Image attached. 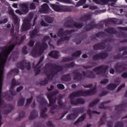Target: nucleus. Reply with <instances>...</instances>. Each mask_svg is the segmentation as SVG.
<instances>
[{
	"instance_id": "1",
	"label": "nucleus",
	"mask_w": 127,
	"mask_h": 127,
	"mask_svg": "<svg viewBox=\"0 0 127 127\" xmlns=\"http://www.w3.org/2000/svg\"><path fill=\"white\" fill-rule=\"evenodd\" d=\"M44 73L47 74V78L40 82V85H47L48 81H52L53 77H55L59 72H62L63 66L56 64H55L48 63L45 64L44 67Z\"/></svg>"
},
{
	"instance_id": "2",
	"label": "nucleus",
	"mask_w": 127,
	"mask_h": 127,
	"mask_svg": "<svg viewBox=\"0 0 127 127\" xmlns=\"http://www.w3.org/2000/svg\"><path fill=\"white\" fill-rule=\"evenodd\" d=\"M75 32V30H65L60 28L57 33L58 36L61 38L57 42V45H61L62 44L63 41H67L71 38V34Z\"/></svg>"
},
{
	"instance_id": "3",
	"label": "nucleus",
	"mask_w": 127,
	"mask_h": 127,
	"mask_svg": "<svg viewBox=\"0 0 127 127\" xmlns=\"http://www.w3.org/2000/svg\"><path fill=\"white\" fill-rule=\"evenodd\" d=\"M97 93V88L94 87L92 89L87 90H80L74 91L68 95V99L77 98L78 97H87V96H93Z\"/></svg>"
},
{
	"instance_id": "4",
	"label": "nucleus",
	"mask_w": 127,
	"mask_h": 127,
	"mask_svg": "<svg viewBox=\"0 0 127 127\" xmlns=\"http://www.w3.org/2000/svg\"><path fill=\"white\" fill-rule=\"evenodd\" d=\"M73 22V19L71 17H67L64 19V26L66 27L67 28H73V27H75V28H82L84 26V23H78L77 22H73V25L72 23Z\"/></svg>"
},
{
	"instance_id": "5",
	"label": "nucleus",
	"mask_w": 127,
	"mask_h": 127,
	"mask_svg": "<svg viewBox=\"0 0 127 127\" xmlns=\"http://www.w3.org/2000/svg\"><path fill=\"white\" fill-rule=\"evenodd\" d=\"M33 18V14L30 13L28 16V18L25 19L23 21V23L22 25L21 28V31H26V30H29L31 28V23L30 22L31 20Z\"/></svg>"
},
{
	"instance_id": "6",
	"label": "nucleus",
	"mask_w": 127,
	"mask_h": 127,
	"mask_svg": "<svg viewBox=\"0 0 127 127\" xmlns=\"http://www.w3.org/2000/svg\"><path fill=\"white\" fill-rule=\"evenodd\" d=\"M47 98L50 104H48L47 101L43 98L40 103V105L41 106H47L48 107H53V106H54V103H56V98L53 97V93L47 94Z\"/></svg>"
},
{
	"instance_id": "7",
	"label": "nucleus",
	"mask_w": 127,
	"mask_h": 127,
	"mask_svg": "<svg viewBox=\"0 0 127 127\" xmlns=\"http://www.w3.org/2000/svg\"><path fill=\"white\" fill-rule=\"evenodd\" d=\"M104 24L102 23L95 24L94 22H91L88 24H85V26L83 28L84 31H90L94 28H103Z\"/></svg>"
},
{
	"instance_id": "8",
	"label": "nucleus",
	"mask_w": 127,
	"mask_h": 127,
	"mask_svg": "<svg viewBox=\"0 0 127 127\" xmlns=\"http://www.w3.org/2000/svg\"><path fill=\"white\" fill-rule=\"evenodd\" d=\"M109 69V66L101 65L97 66L92 69L93 72H97L98 75H102L104 77V75L106 74V72Z\"/></svg>"
},
{
	"instance_id": "9",
	"label": "nucleus",
	"mask_w": 127,
	"mask_h": 127,
	"mask_svg": "<svg viewBox=\"0 0 127 127\" xmlns=\"http://www.w3.org/2000/svg\"><path fill=\"white\" fill-rule=\"evenodd\" d=\"M47 40H50V36H45L42 40V44L40 42H36V45L40 48V50H45L48 48V45L46 43V41H47Z\"/></svg>"
},
{
	"instance_id": "10",
	"label": "nucleus",
	"mask_w": 127,
	"mask_h": 127,
	"mask_svg": "<svg viewBox=\"0 0 127 127\" xmlns=\"http://www.w3.org/2000/svg\"><path fill=\"white\" fill-rule=\"evenodd\" d=\"M108 57H109V54L107 52H102L94 55L92 56V59L93 61H98L99 60H104Z\"/></svg>"
},
{
	"instance_id": "11",
	"label": "nucleus",
	"mask_w": 127,
	"mask_h": 127,
	"mask_svg": "<svg viewBox=\"0 0 127 127\" xmlns=\"http://www.w3.org/2000/svg\"><path fill=\"white\" fill-rule=\"evenodd\" d=\"M93 1L96 3V4H100V5H106V4H108L109 2H111V3L110 5L114 7L118 0H93Z\"/></svg>"
},
{
	"instance_id": "12",
	"label": "nucleus",
	"mask_w": 127,
	"mask_h": 127,
	"mask_svg": "<svg viewBox=\"0 0 127 127\" xmlns=\"http://www.w3.org/2000/svg\"><path fill=\"white\" fill-rule=\"evenodd\" d=\"M16 67L18 69H21V70H24V68H26L27 70H30V69H31L30 63H26L25 61L17 63Z\"/></svg>"
},
{
	"instance_id": "13",
	"label": "nucleus",
	"mask_w": 127,
	"mask_h": 127,
	"mask_svg": "<svg viewBox=\"0 0 127 127\" xmlns=\"http://www.w3.org/2000/svg\"><path fill=\"white\" fill-rule=\"evenodd\" d=\"M9 14L12 15V19L13 20L14 24L16 27V29H19V18L14 13V11L12 8L8 10Z\"/></svg>"
},
{
	"instance_id": "14",
	"label": "nucleus",
	"mask_w": 127,
	"mask_h": 127,
	"mask_svg": "<svg viewBox=\"0 0 127 127\" xmlns=\"http://www.w3.org/2000/svg\"><path fill=\"white\" fill-rule=\"evenodd\" d=\"M21 7L22 8L21 10L19 9H16L15 11L16 13L19 14V15H22V14H26L29 9H28V5L26 3H23L20 5Z\"/></svg>"
},
{
	"instance_id": "15",
	"label": "nucleus",
	"mask_w": 127,
	"mask_h": 127,
	"mask_svg": "<svg viewBox=\"0 0 127 127\" xmlns=\"http://www.w3.org/2000/svg\"><path fill=\"white\" fill-rule=\"evenodd\" d=\"M73 98H71L70 99L69 98L70 101V103L72 106H78V105H84L85 103V100L81 98H77L75 99H72Z\"/></svg>"
},
{
	"instance_id": "16",
	"label": "nucleus",
	"mask_w": 127,
	"mask_h": 127,
	"mask_svg": "<svg viewBox=\"0 0 127 127\" xmlns=\"http://www.w3.org/2000/svg\"><path fill=\"white\" fill-rule=\"evenodd\" d=\"M91 18L92 14H91V13H87L78 18L77 20H78V21H82V22H87L88 20H91Z\"/></svg>"
},
{
	"instance_id": "17",
	"label": "nucleus",
	"mask_w": 127,
	"mask_h": 127,
	"mask_svg": "<svg viewBox=\"0 0 127 127\" xmlns=\"http://www.w3.org/2000/svg\"><path fill=\"white\" fill-rule=\"evenodd\" d=\"M72 73L73 74V80L75 81H81L83 79V74L77 70L72 71Z\"/></svg>"
},
{
	"instance_id": "18",
	"label": "nucleus",
	"mask_w": 127,
	"mask_h": 127,
	"mask_svg": "<svg viewBox=\"0 0 127 127\" xmlns=\"http://www.w3.org/2000/svg\"><path fill=\"white\" fill-rule=\"evenodd\" d=\"M39 11L42 13H49L50 12V8L47 3H44L41 6Z\"/></svg>"
},
{
	"instance_id": "19",
	"label": "nucleus",
	"mask_w": 127,
	"mask_h": 127,
	"mask_svg": "<svg viewBox=\"0 0 127 127\" xmlns=\"http://www.w3.org/2000/svg\"><path fill=\"white\" fill-rule=\"evenodd\" d=\"M42 61H43V58H41L40 59L39 62L38 63V64H36V65L34 66V67H33L34 70L35 72V76H37V75H39V73H40V72H41V71L40 70L41 66H38V65H39L41 64V62H42Z\"/></svg>"
},
{
	"instance_id": "20",
	"label": "nucleus",
	"mask_w": 127,
	"mask_h": 127,
	"mask_svg": "<svg viewBox=\"0 0 127 127\" xmlns=\"http://www.w3.org/2000/svg\"><path fill=\"white\" fill-rule=\"evenodd\" d=\"M84 112H85V107H77L72 109V112L75 114L77 118H78L79 114H83Z\"/></svg>"
},
{
	"instance_id": "21",
	"label": "nucleus",
	"mask_w": 127,
	"mask_h": 127,
	"mask_svg": "<svg viewBox=\"0 0 127 127\" xmlns=\"http://www.w3.org/2000/svg\"><path fill=\"white\" fill-rule=\"evenodd\" d=\"M39 32V28L35 27V28L29 32L30 37L31 39H33L35 36H38V33Z\"/></svg>"
},
{
	"instance_id": "22",
	"label": "nucleus",
	"mask_w": 127,
	"mask_h": 127,
	"mask_svg": "<svg viewBox=\"0 0 127 127\" xmlns=\"http://www.w3.org/2000/svg\"><path fill=\"white\" fill-rule=\"evenodd\" d=\"M83 77H86V78H91L93 79V78H96V75L95 74H94V72L93 71L88 70L86 72L82 71V72Z\"/></svg>"
},
{
	"instance_id": "23",
	"label": "nucleus",
	"mask_w": 127,
	"mask_h": 127,
	"mask_svg": "<svg viewBox=\"0 0 127 127\" xmlns=\"http://www.w3.org/2000/svg\"><path fill=\"white\" fill-rule=\"evenodd\" d=\"M94 50H103L106 48V44L104 43H99L93 46Z\"/></svg>"
},
{
	"instance_id": "24",
	"label": "nucleus",
	"mask_w": 127,
	"mask_h": 127,
	"mask_svg": "<svg viewBox=\"0 0 127 127\" xmlns=\"http://www.w3.org/2000/svg\"><path fill=\"white\" fill-rule=\"evenodd\" d=\"M31 55L33 57L36 58L37 56L41 55V51L37 48H34L31 51Z\"/></svg>"
},
{
	"instance_id": "25",
	"label": "nucleus",
	"mask_w": 127,
	"mask_h": 127,
	"mask_svg": "<svg viewBox=\"0 0 127 127\" xmlns=\"http://www.w3.org/2000/svg\"><path fill=\"white\" fill-rule=\"evenodd\" d=\"M125 108H126V104L123 103L116 106L115 110L116 112H118V114H121V113H123L125 111Z\"/></svg>"
},
{
	"instance_id": "26",
	"label": "nucleus",
	"mask_w": 127,
	"mask_h": 127,
	"mask_svg": "<svg viewBox=\"0 0 127 127\" xmlns=\"http://www.w3.org/2000/svg\"><path fill=\"white\" fill-rule=\"evenodd\" d=\"M49 56H50V57H52L53 58H55V59H58V58L60 57L59 52L57 51H52L49 53Z\"/></svg>"
},
{
	"instance_id": "27",
	"label": "nucleus",
	"mask_w": 127,
	"mask_h": 127,
	"mask_svg": "<svg viewBox=\"0 0 127 127\" xmlns=\"http://www.w3.org/2000/svg\"><path fill=\"white\" fill-rule=\"evenodd\" d=\"M105 31L109 34H117L118 33V31L114 27L108 28L105 29Z\"/></svg>"
},
{
	"instance_id": "28",
	"label": "nucleus",
	"mask_w": 127,
	"mask_h": 127,
	"mask_svg": "<svg viewBox=\"0 0 127 127\" xmlns=\"http://www.w3.org/2000/svg\"><path fill=\"white\" fill-rule=\"evenodd\" d=\"M62 66L63 67V70L62 71H63L64 69H65V71H67L68 70L67 68H73L75 66V63L74 62H72L70 64H66L64 65V66Z\"/></svg>"
},
{
	"instance_id": "29",
	"label": "nucleus",
	"mask_w": 127,
	"mask_h": 127,
	"mask_svg": "<svg viewBox=\"0 0 127 127\" xmlns=\"http://www.w3.org/2000/svg\"><path fill=\"white\" fill-rule=\"evenodd\" d=\"M38 4H39V0H33V2L30 3L29 7L30 9H35L36 8V5H38Z\"/></svg>"
},
{
	"instance_id": "30",
	"label": "nucleus",
	"mask_w": 127,
	"mask_h": 127,
	"mask_svg": "<svg viewBox=\"0 0 127 127\" xmlns=\"http://www.w3.org/2000/svg\"><path fill=\"white\" fill-rule=\"evenodd\" d=\"M110 22L113 23V24H117V25H121L124 23V19H116L115 20H110Z\"/></svg>"
},
{
	"instance_id": "31",
	"label": "nucleus",
	"mask_w": 127,
	"mask_h": 127,
	"mask_svg": "<svg viewBox=\"0 0 127 127\" xmlns=\"http://www.w3.org/2000/svg\"><path fill=\"white\" fill-rule=\"evenodd\" d=\"M62 80L64 81V82H69V81H71V73L63 75L62 77Z\"/></svg>"
},
{
	"instance_id": "32",
	"label": "nucleus",
	"mask_w": 127,
	"mask_h": 127,
	"mask_svg": "<svg viewBox=\"0 0 127 127\" xmlns=\"http://www.w3.org/2000/svg\"><path fill=\"white\" fill-rule=\"evenodd\" d=\"M51 6L55 11H62V6L60 5L52 4Z\"/></svg>"
},
{
	"instance_id": "33",
	"label": "nucleus",
	"mask_w": 127,
	"mask_h": 127,
	"mask_svg": "<svg viewBox=\"0 0 127 127\" xmlns=\"http://www.w3.org/2000/svg\"><path fill=\"white\" fill-rule=\"evenodd\" d=\"M37 116H38V114H37L36 110H33L31 112V114L29 117V120H34L36 118V117H37Z\"/></svg>"
},
{
	"instance_id": "34",
	"label": "nucleus",
	"mask_w": 127,
	"mask_h": 127,
	"mask_svg": "<svg viewBox=\"0 0 127 127\" xmlns=\"http://www.w3.org/2000/svg\"><path fill=\"white\" fill-rule=\"evenodd\" d=\"M47 112V108L45 107L43 109L41 110V117L43 119H47L48 118V116L45 114Z\"/></svg>"
},
{
	"instance_id": "35",
	"label": "nucleus",
	"mask_w": 127,
	"mask_h": 127,
	"mask_svg": "<svg viewBox=\"0 0 127 127\" xmlns=\"http://www.w3.org/2000/svg\"><path fill=\"white\" fill-rule=\"evenodd\" d=\"M86 117H87L86 114H83L77 119V120L74 123V125L77 126L80 122L85 121V120H86Z\"/></svg>"
},
{
	"instance_id": "36",
	"label": "nucleus",
	"mask_w": 127,
	"mask_h": 127,
	"mask_svg": "<svg viewBox=\"0 0 127 127\" xmlns=\"http://www.w3.org/2000/svg\"><path fill=\"white\" fill-rule=\"evenodd\" d=\"M15 74V75H17V74H18V73H19V70H18V69L17 68H13L10 70V71H9L7 74V76L8 77H9V76L12 75V73Z\"/></svg>"
},
{
	"instance_id": "37",
	"label": "nucleus",
	"mask_w": 127,
	"mask_h": 127,
	"mask_svg": "<svg viewBox=\"0 0 127 127\" xmlns=\"http://www.w3.org/2000/svg\"><path fill=\"white\" fill-rule=\"evenodd\" d=\"M107 121V115L106 114H104L103 117L101 118L100 121L99 122V126H102V125H104L105 123Z\"/></svg>"
},
{
	"instance_id": "38",
	"label": "nucleus",
	"mask_w": 127,
	"mask_h": 127,
	"mask_svg": "<svg viewBox=\"0 0 127 127\" xmlns=\"http://www.w3.org/2000/svg\"><path fill=\"white\" fill-rule=\"evenodd\" d=\"M62 11L64 12H72V8L70 6H63Z\"/></svg>"
},
{
	"instance_id": "39",
	"label": "nucleus",
	"mask_w": 127,
	"mask_h": 127,
	"mask_svg": "<svg viewBox=\"0 0 127 127\" xmlns=\"http://www.w3.org/2000/svg\"><path fill=\"white\" fill-rule=\"evenodd\" d=\"M45 20L46 22H47V23H53V21H54V18L47 15L45 16Z\"/></svg>"
},
{
	"instance_id": "40",
	"label": "nucleus",
	"mask_w": 127,
	"mask_h": 127,
	"mask_svg": "<svg viewBox=\"0 0 127 127\" xmlns=\"http://www.w3.org/2000/svg\"><path fill=\"white\" fill-rule=\"evenodd\" d=\"M76 118L77 117L74 113H71L68 115L66 117V119L68 121H73V120H75Z\"/></svg>"
},
{
	"instance_id": "41",
	"label": "nucleus",
	"mask_w": 127,
	"mask_h": 127,
	"mask_svg": "<svg viewBox=\"0 0 127 127\" xmlns=\"http://www.w3.org/2000/svg\"><path fill=\"white\" fill-rule=\"evenodd\" d=\"M117 87H118V85H117V84L110 83L107 85V89L108 90H111V91H114Z\"/></svg>"
},
{
	"instance_id": "42",
	"label": "nucleus",
	"mask_w": 127,
	"mask_h": 127,
	"mask_svg": "<svg viewBox=\"0 0 127 127\" xmlns=\"http://www.w3.org/2000/svg\"><path fill=\"white\" fill-rule=\"evenodd\" d=\"M58 104L60 109H65V107H66V105L65 103H63L61 99L58 100Z\"/></svg>"
},
{
	"instance_id": "43",
	"label": "nucleus",
	"mask_w": 127,
	"mask_h": 127,
	"mask_svg": "<svg viewBox=\"0 0 127 127\" xmlns=\"http://www.w3.org/2000/svg\"><path fill=\"white\" fill-rule=\"evenodd\" d=\"M87 114L89 116L90 119H92V114H96L97 115H99L101 114V112H98L96 111H91V109H88L87 110Z\"/></svg>"
},
{
	"instance_id": "44",
	"label": "nucleus",
	"mask_w": 127,
	"mask_h": 127,
	"mask_svg": "<svg viewBox=\"0 0 127 127\" xmlns=\"http://www.w3.org/2000/svg\"><path fill=\"white\" fill-rule=\"evenodd\" d=\"M99 103H100V99H97L94 100V101H93L92 102L90 103L89 104L88 107L89 108H93V107H95V106H96L97 104H99Z\"/></svg>"
},
{
	"instance_id": "45",
	"label": "nucleus",
	"mask_w": 127,
	"mask_h": 127,
	"mask_svg": "<svg viewBox=\"0 0 127 127\" xmlns=\"http://www.w3.org/2000/svg\"><path fill=\"white\" fill-rule=\"evenodd\" d=\"M121 68L123 69V71H125V70H126V67H123V65H120L118 64H117L115 67V70H117V72H119V73H122V70L119 69Z\"/></svg>"
},
{
	"instance_id": "46",
	"label": "nucleus",
	"mask_w": 127,
	"mask_h": 127,
	"mask_svg": "<svg viewBox=\"0 0 127 127\" xmlns=\"http://www.w3.org/2000/svg\"><path fill=\"white\" fill-rule=\"evenodd\" d=\"M105 35H106L105 32L100 31L94 35V37L96 36L98 38H101V37H104Z\"/></svg>"
},
{
	"instance_id": "47",
	"label": "nucleus",
	"mask_w": 127,
	"mask_h": 127,
	"mask_svg": "<svg viewBox=\"0 0 127 127\" xmlns=\"http://www.w3.org/2000/svg\"><path fill=\"white\" fill-rule=\"evenodd\" d=\"M25 101V99L23 97H20L19 99L18 102V106L19 107H21L24 105V102Z\"/></svg>"
},
{
	"instance_id": "48",
	"label": "nucleus",
	"mask_w": 127,
	"mask_h": 127,
	"mask_svg": "<svg viewBox=\"0 0 127 127\" xmlns=\"http://www.w3.org/2000/svg\"><path fill=\"white\" fill-rule=\"evenodd\" d=\"M82 54L81 51H76L74 53H72L71 56L72 57H80Z\"/></svg>"
},
{
	"instance_id": "49",
	"label": "nucleus",
	"mask_w": 127,
	"mask_h": 127,
	"mask_svg": "<svg viewBox=\"0 0 127 127\" xmlns=\"http://www.w3.org/2000/svg\"><path fill=\"white\" fill-rule=\"evenodd\" d=\"M15 86H18V82H17L16 80H15V78H13L11 80V89H13Z\"/></svg>"
},
{
	"instance_id": "50",
	"label": "nucleus",
	"mask_w": 127,
	"mask_h": 127,
	"mask_svg": "<svg viewBox=\"0 0 127 127\" xmlns=\"http://www.w3.org/2000/svg\"><path fill=\"white\" fill-rule=\"evenodd\" d=\"M58 1L63 2V3H67L68 4H74V2L71 0H57Z\"/></svg>"
},
{
	"instance_id": "51",
	"label": "nucleus",
	"mask_w": 127,
	"mask_h": 127,
	"mask_svg": "<svg viewBox=\"0 0 127 127\" xmlns=\"http://www.w3.org/2000/svg\"><path fill=\"white\" fill-rule=\"evenodd\" d=\"M87 0H79L76 3V6H81L82 5H84Z\"/></svg>"
},
{
	"instance_id": "52",
	"label": "nucleus",
	"mask_w": 127,
	"mask_h": 127,
	"mask_svg": "<svg viewBox=\"0 0 127 127\" xmlns=\"http://www.w3.org/2000/svg\"><path fill=\"white\" fill-rule=\"evenodd\" d=\"M110 103V101H106V102H102L99 106V109H103V110H107V107L105 106V104H108Z\"/></svg>"
},
{
	"instance_id": "53",
	"label": "nucleus",
	"mask_w": 127,
	"mask_h": 127,
	"mask_svg": "<svg viewBox=\"0 0 127 127\" xmlns=\"http://www.w3.org/2000/svg\"><path fill=\"white\" fill-rule=\"evenodd\" d=\"M25 117V113L24 112L22 111L19 114L18 118H16V120H18V121H20L21 119H23Z\"/></svg>"
},
{
	"instance_id": "54",
	"label": "nucleus",
	"mask_w": 127,
	"mask_h": 127,
	"mask_svg": "<svg viewBox=\"0 0 127 127\" xmlns=\"http://www.w3.org/2000/svg\"><path fill=\"white\" fill-rule=\"evenodd\" d=\"M73 60V58L72 57H64L63 58V62H69V61H72Z\"/></svg>"
},
{
	"instance_id": "55",
	"label": "nucleus",
	"mask_w": 127,
	"mask_h": 127,
	"mask_svg": "<svg viewBox=\"0 0 127 127\" xmlns=\"http://www.w3.org/2000/svg\"><path fill=\"white\" fill-rule=\"evenodd\" d=\"M114 127H124V123L121 121L117 122Z\"/></svg>"
},
{
	"instance_id": "56",
	"label": "nucleus",
	"mask_w": 127,
	"mask_h": 127,
	"mask_svg": "<svg viewBox=\"0 0 127 127\" xmlns=\"http://www.w3.org/2000/svg\"><path fill=\"white\" fill-rule=\"evenodd\" d=\"M113 58L115 60H120V59L123 58V55L121 54H118L116 56H114Z\"/></svg>"
},
{
	"instance_id": "57",
	"label": "nucleus",
	"mask_w": 127,
	"mask_h": 127,
	"mask_svg": "<svg viewBox=\"0 0 127 127\" xmlns=\"http://www.w3.org/2000/svg\"><path fill=\"white\" fill-rule=\"evenodd\" d=\"M32 39H33L30 38V40L28 44L30 47H33V45H34V43H35V42L33 41Z\"/></svg>"
},
{
	"instance_id": "58",
	"label": "nucleus",
	"mask_w": 127,
	"mask_h": 127,
	"mask_svg": "<svg viewBox=\"0 0 127 127\" xmlns=\"http://www.w3.org/2000/svg\"><path fill=\"white\" fill-rule=\"evenodd\" d=\"M57 87L59 90H64V89H65V86H64V85L63 84H57Z\"/></svg>"
},
{
	"instance_id": "59",
	"label": "nucleus",
	"mask_w": 127,
	"mask_h": 127,
	"mask_svg": "<svg viewBox=\"0 0 127 127\" xmlns=\"http://www.w3.org/2000/svg\"><path fill=\"white\" fill-rule=\"evenodd\" d=\"M26 49H27V47H26V46H24L22 48L21 51L23 54H27L28 52L27 51H26Z\"/></svg>"
},
{
	"instance_id": "60",
	"label": "nucleus",
	"mask_w": 127,
	"mask_h": 127,
	"mask_svg": "<svg viewBox=\"0 0 127 127\" xmlns=\"http://www.w3.org/2000/svg\"><path fill=\"white\" fill-rule=\"evenodd\" d=\"M117 29L122 31H127V27H118Z\"/></svg>"
},
{
	"instance_id": "61",
	"label": "nucleus",
	"mask_w": 127,
	"mask_h": 127,
	"mask_svg": "<svg viewBox=\"0 0 127 127\" xmlns=\"http://www.w3.org/2000/svg\"><path fill=\"white\" fill-rule=\"evenodd\" d=\"M46 124L48 127H55V126L52 122H51V121H48L47 122Z\"/></svg>"
},
{
	"instance_id": "62",
	"label": "nucleus",
	"mask_w": 127,
	"mask_h": 127,
	"mask_svg": "<svg viewBox=\"0 0 127 127\" xmlns=\"http://www.w3.org/2000/svg\"><path fill=\"white\" fill-rule=\"evenodd\" d=\"M108 83H109V79H103V80H101V82H100V84L101 85L108 84Z\"/></svg>"
},
{
	"instance_id": "63",
	"label": "nucleus",
	"mask_w": 127,
	"mask_h": 127,
	"mask_svg": "<svg viewBox=\"0 0 127 127\" xmlns=\"http://www.w3.org/2000/svg\"><path fill=\"white\" fill-rule=\"evenodd\" d=\"M125 87H126V84L125 83H123L122 84H121L117 89V92H119L120 91H121V90H122V89H123V88H125Z\"/></svg>"
},
{
	"instance_id": "64",
	"label": "nucleus",
	"mask_w": 127,
	"mask_h": 127,
	"mask_svg": "<svg viewBox=\"0 0 127 127\" xmlns=\"http://www.w3.org/2000/svg\"><path fill=\"white\" fill-rule=\"evenodd\" d=\"M8 21V19L6 18H4L3 20H0V24H4V23H6Z\"/></svg>"
}]
</instances>
